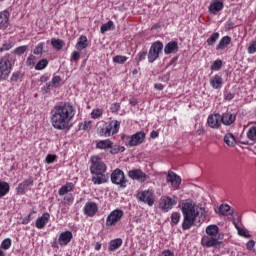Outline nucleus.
Segmentation results:
<instances>
[{"instance_id": "nucleus-17", "label": "nucleus", "mask_w": 256, "mask_h": 256, "mask_svg": "<svg viewBox=\"0 0 256 256\" xmlns=\"http://www.w3.org/2000/svg\"><path fill=\"white\" fill-rule=\"evenodd\" d=\"M166 181L167 183H171L173 189H179L181 185V176L175 174L173 171H169Z\"/></svg>"}, {"instance_id": "nucleus-3", "label": "nucleus", "mask_w": 256, "mask_h": 256, "mask_svg": "<svg viewBox=\"0 0 256 256\" xmlns=\"http://www.w3.org/2000/svg\"><path fill=\"white\" fill-rule=\"evenodd\" d=\"M122 139L126 145V147H137V145H141L145 143V132L140 131L136 132L131 136H122Z\"/></svg>"}, {"instance_id": "nucleus-6", "label": "nucleus", "mask_w": 256, "mask_h": 256, "mask_svg": "<svg viewBox=\"0 0 256 256\" xmlns=\"http://www.w3.org/2000/svg\"><path fill=\"white\" fill-rule=\"evenodd\" d=\"M90 166V173L92 174H105L107 171V165L103 163V160L99 156H92Z\"/></svg>"}, {"instance_id": "nucleus-40", "label": "nucleus", "mask_w": 256, "mask_h": 256, "mask_svg": "<svg viewBox=\"0 0 256 256\" xmlns=\"http://www.w3.org/2000/svg\"><path fill=\"white\" fill-rule=\"evenodd\" d=\"M111 155H117V153H123L125 151V146L113 145L110 147Z\"/></svg>"}, {"instance_id": "nucleus-45", "label": "nucleus", "mask_w": 256, "mask_h": 256, "mask_svg": "<svg viewBox=\"0 0 256 256\" xmlns=\"http://www.w3.org/2000/svg\"><path fill=\"white\" fill-rule=\"evenodd\" d=\"M12 241L11 238H6L1 243V248L7 251L8 249H11Z\"/></svg>"}, {"instance_id": "nucleus-15", "label": "nucleus", "mask_w": 256, "mask_h": 256, "mask_svg": "<svg viewBox=\"0 0 256 256\" xmlns=\"http://www.w3.org/2000/svg\"><path fill=\"white\" fill-rule=\"evenodd\" d=\"M29 187H33V178L31 177L18 184L16 188L17 195H25L29 191Z\"/></svg>"}, {"instance_id": "nucleus-24", "label": "nucleus", "mask_w": 256, "mask_h": 256, "mask_svg": "<svg viewBox=\"0 0 256 256\" xmlns=\"http://www.w3.org/2000/svg\"><path fill=\"white\" fill-rule=\"evenodd\" d=\"M109 124L104 123L97 128V134L100 137H111V130H109Z\"/></svg>"}, {"instance_id": "nucleus-49", "label": "nucleus", "mask_w": 256, "mask_h": 256, "mask_svg": "<svg viewBox=\"0 0 256 256\" xmlns=\"http://www.w3.org/2000/svg\"><path fill=\"white\" fill-rule=\"evenodd\" d=\"M247 53L249 55H254L256 53V40L252 41L247 48Z\"/></svg>"}, {"instance_id": "nucleus-33", "label": "nucleus", "mask_w": 256, "mask_h": 256, "mask_svg": "<svg viewBox=\"0 0 256 256\" xmlns=\"http://www.w3.org/2000/svg\"><path fill=\"white\" fill-rule=\"evenodd\" d=\"M206 235L211 237H219V226L212 224L206 227Z\"/></svg>"}, {"instance_id": "nucleus-48", "label": "nucleus", "mask_w": 256, "mask_h": 256, "mask_svg": "<svg viewBox=\"0 0 256 256\" xmlns=\"http://www.w3.org/2000/svg\"><path fill=\"white\" fill-rule=\"evenodd\" d=\"M57 161V155L55 154H48L45 158V163L51 165V163H55Z\"/></svg>"}, {"instance_id": "nucleus-50", "label": "nucleus", "mask_w": 256, "mask_h": 256, "mask_svg": "<svg viewBox=\"0 0 256 256\" xmlns=\"http://www.w3.org/2000/svg\"><path fill=\"white\" fill-rule=\"evenodd\" d=\"M43 47H45V43H39L34 49V55H43Z\"/></svg>"}, {"instance_id": "nucleus-64", "label": "nucleus", "mask_w": 256, "mask_h": 256, "mask_svg": "<svg viewBox=\"0 0 256 256\" xmlns=\"http://www.w3.org/2000/svg\"><path fill=\"white\" fill-rule=\"evenodd\" d=\"M74 200H75V198L71 194L65 196V198H64L65 203H73Z\"/></svg>"}, {"instance_id": "nucleus-7", "label": "nucleus", "mask_w": 256, "mask_h": 256, "mask_svg": "<svg viewBox=\"0 0 256 256\" xmlns=\"http://www.w3.org/2000/svg\"><path fill=\"white\" fill-rule=\"evenodd\" d=\"M177 205V197L176 196H163L160 198L159 209L164 213H169L173 207Z\"/></svg>"}, {"instance_id": "nucleus-13", "label": "nucleus", "mask_w": 256, "mask_h": 256, "mask_svg": "<svg viewBox=\"0 0 256 256\" xmlns=\"http://www.w3.org/2000/svg\"><path fill=\"white\" fill-rule=\"evenodd\" d=\"M224 7H225L224 0H212L208 7V11L212 15H217L219 11H223Z\"/></svg>"}, {"instance_id": "nucleus-43", "label": "nucleus", "mask_w": 256, "mask_h": 256, "mask_svg": "<svg viewBox=\"0 0 256 256\" xmlns=\"http://www.w3.org/2000/svg\"><path fill=\"white\" fill-rule=\"evenodd\" d=\"M127 59V56L116 55L115 57H113V63H117L118 65H124Z\"/></svg>"}, {"instance_id": "nucleus-4", "label": "nucleus", "mask_w": 256, "mask_h": 256, "mask_svg": "<svg viewBox=\"0 0 256 256\" xmlns=\"http://www.w3.org/2000/svg\"><path fill=\"white\" fill-rule=\"evenodd\" d=\"M13 71V64L9 56H4L0 59V81H7L9 75Z\"/></svg>"}, {"instance_id": "nucleus-36", "label": "nucleus", "mask_w": 256, "mask_h": 256, "mask_svg": "<svg viewBox=\"0 0 256 256\" xmlns=\"http://www.w3.org/2000/svg\"><path fill=\"white\" fill-rule=\"evenodd\" d=\"M224 143H226V145H228V147H234L236 141H235V136H233L232 133H227L224 136Z\"/></svg>"}, {"instance_id": "nucleus-57", "label": "nucleus", "mask_w": 256, "mask_h": 256, "mask_svg": "<svg viewBox=\"0 0 256 256\" xmlns=\"http://www.w3.org/2000/svg\"><path fill=\"white\" fill-rule=\"evenodd\" d=\"M120 109H121V104H119V103H114L110 107V110L112 113H117V112H119Z\"/></svg>"}, {"instance_id": "nucleus-60", "label": "nucleus", "mask_w": 256, "mask_h": 256, "mask_svg": "<svg viewBox=\"0 0 256 256\" xmlns=\"http://www.w3.org/2000/svg\"><path fill=\"white\" fill-rule=\"evenodd\" d=\"M89 129H91V121H85L82 124V130L83 131H89Z\"/></svg>"}, {"instance_id": "nucleus-18", "label": "nucleus", "mask_w": 256, "mask_h": 256, "mask_svg": "<svg viewBox=\"0 0 256 256\" xmlns=\"http://www.w3.org/2000/svg\"><path fill=\"white\" fill-rule=\"evenodd\" d=\"M72 239H73V232L69 230L64 231L59 235L58 244H60L61 247H65L71 243Z\"/></svg>"}, {"instance_id": "nucleus-16", "label": "nucleus", "mask_w": 256, "mask_h": 256, "mask_svg": "<svg viewBox=\"0 0 256 256\" xmlns=\"http://www.w3.org/2000/svg\"><path fill=\"white\" fill-rule=\"evenodd\" d=\"M235 121H237V115L230 111H227L221 115V123L226 127L233 125Z\"/></svg>"}, {"instance_id": "nucleus-42", "label": "nucleus", "mask_w": 256, "mask_h": 256, "mask_svg": "<svg viewBox=\"0 0 256 256\" xmlns=\"http://www.w3.org/2000/svg\"><path fill=\"white\" fill-rule=\"evenodd\" d=\"M148 55H149V52H147V50H142L141 52H139L136 56L137 63H141V61H145Z\"/></svg>"}, {"instance_id": "nucleus-9", "label": "nucleus", "mask_w": 256, "mask_h": 256, "mask_svg": "<svg viewBox=\"0 0 256 256\" xmlns=\"http://www.w3.org/2000/svg\"><path fill=\"white\" fill-rule=\"evenodd\" d=\"M137 199L142 203H147L149 207H153L155 203V192L151 189L144 190L137 194Z\"/></svg>"}, {"instance_id": "nucleus-55", "label": "nucleus", "mask_w": 256, "mask_h": 256, "mask_svg": "<svg viewBox=\"0 0 256 256\" xmlns=\"http://www.w3.org/2000/svg\"><path fill=\"white\" fill-rule=\"evenodd\" d=\"M35 59L36 57L34 55H30L26 61V65L28 67H33L35 65Z\"/></svg>"}, {"instance_id": "nucleus-29", "label": "nucleus", "mask_w": 256, "mask_h": 256, "mask_svg": "<svg viewBox=\"0 0 256 256\" xmlns=\"http://www.w3.org/2000/svg\"><path fill=\"white\" fill-rule=\"evenodd\" d=\"M111 135H117L121 129V122L119 120H111L108 124Z\"/></svg>"}, {"instance_id": "nucleus-51", "label": "nucleus", "mask_w": 256, "mask_h": 256, "mask_svg": "<svg viewBox=\"0 0 256 256\" xmlns=\"http://www.w3.org/2000/svg\"><path fill=\"white\" fill-rule=\"evenodd\" d=\"M238 234H240L242 237H246V239H250L251 234H249V230H246L245 228H238Z\"/></svg>"}, {"instance_id": "nucleus-28", "label": "nucleus", "mask_w": 256, "mask_h": 256, "mask_svg": "<svg viewBox=\"0 0 256 256\" xmlns=\"http://www.w3.org/2000/svg\"><path fill=\"white\" fill-rule=\"evenodd\" d=\"M210 85L213 89H221L223 87V78L219 75H215L210 79Z\"/></svg>"}, {"instance_id": "nucleus-39", "label": "nucleus", "mask_w": 256, "mask_h": 256, "mask_svg": "<svg viewBox=\"0 0 256 256\" xmlns=\"http://www.w3.org/2000/svg\"><path fill=\"white\" fill-rule=\"evenodd\" d=\"M246 135L250 141H256V126L250 127Z\"/></svg>"}, {"instance_id": "nucleus-11", "label": "nucleus", "mask_w": 256, "mask_h": 256, "mask_svg": "<svg viewBox=\"0 0 256 256\" xmlns=\"http://www.w3.org/2000/svg\"><path fill=\"white\" fill-rule=\"evenodd\" d=\"M128 177L134 181H139V183H145L149 179V176L143 172L141 169H134L128 172Z\"/></svg>"}, {"instance_id": "nucleus-22", "label": "nucleus", "mask_w": 256, "mask_h": 256, "mask_svg": "<svg viewBox=\"0 0 256 256\" xmlns=\"http://www.w3.org/2000/svg\"><path fill=\"white\" fill-rule=\"evenodd\" d=\"M9 17L10 14L8 11L0 12V31H5L9 27Z\"/></svg>"}, {"instance_id": "nucleus-41", "label": "nucleus", "mask_w": 256, "mask_h": 256, "mask_svg": "<svg viewBox=\"0 0 256 256\" xmlns=\"http://www.w3.org/2000/svg\"><path fill=\"white\" fill-rule=\"evenodd\" d=\"M47 65H49V61L47 59H42L36 64L35 69L36 71H43Z\"/></svg>"}, {"instance_id": "nucleus-59", "label": "nucleus", "mask_w": 256, "mask_h": 256, "mask_svg": "<svg viewBox=\"0 0 256 256\" xmlns=\"http://www.w3.org/2000/svg\"><path fill=\"white\" fill-rule=\"evenodd\" d=\"M78 59H81V53L77 51L72 52L70 61H77Z\"/></svg>"}, {"instance_id": "nucleus-25", "label": "nucleus", "mask_w": 256, "mask_h": 256, "mask_svg": "<svg viewBox=\"0 0 256 256\" xmlns=\"http://www.w3.org/2000/svg\"><path fill=\"white\" fill-rule=\"evenodd\" d=\"M111 147H113V141L110 139L96 141V149L107 151V149H111Z\"/></svg>"}, {"instance_id": "nucleus-8", "label": "nucleus", "mask_w": 256, "mask_h": 256, "mask_svg": "<svg viewBox=\"0 0 256 256\" xmlns=\"http://www.w3.org/2000/svg\"><path fill=\"white\" fill-rule=\"evenodd\" d=\"M112 183L114 185H120L121 189H125L127 187V179L125 178V172L121 169H115L110 177Z\"/></svg>"}, {"instance_id": "nucleus-20", "label": "nucleus", "mask_w": 256, "mask_h": 256, "mask_svg": "<svg viewBox=\"0 0 256 256\" xmlns=\"http://www.w3.org/2000/svg\"><path fill=\"white\" fill-rule=\"evenodd\" d=\"M51 219V215L49 213H44L41 217L36 219L35 227L37 229H44L45 225L49 223V220Z\"/></svg>"}, {"instance_id": "nucleus-62", "label": "nucleus", "mask_w": 256, "mask_h": 256, "mask_svg": "<svg viewBox=\"0 0 256 256\" xmlns=\"http://www.w3.org/2000/svg\"><path fill=\"white\" fill-rule=\"evenodd\" d=\"M12 47H13V45H11L10 43H6V44H3V46L0 48V51L1 52L9 51Z\"/></svg>"}, {"instance_id": "nucleus-27", "label": "nucleus", "mask_w": 256, "mask_h": 256, "mask_svg": "<svg viewBox=\"0 0 256 256\" xmlns=\"http://www.w3.org/2000/svg\"><path fill=\"white\" fill-rule=\"evenodd\" d=\"M216 213H219V215H235V211L231 210V206L228 204H221L218 208V211L216 210Z\"/></svg>"}, {"instance_id": "nucleus-52", "label": "nucleus", "mask_w": 256, "mask_h": 256, "mask_svg": "<svg viewBox=\"0 0 256 256\" xmlns=\"http://www.w3.org/2000/svg\"><path fill=\"white\" fill-rule=\"evenodd\" d=\"M21 79V72H14L10 78L11 83H17Z\"/></svg>"}, {"instance_id": "nucleus-47", "label": "nucleus", "mask_w": 256, "mask_h": 256, "mask_svg": "<svg viewBox=\"0 0 256 256\" xmlns=\"http://www.w3.org/2000/svg\"><path fill=\"white\" fill-rule=\"evenodd\" d=\"M221 67H223V61H221L219 59L214 61L213 64L211 65L212 71H219V69H221Z\"/></svg>"}, {"instance_id": "nucleus-32", "label": "nucleus", "mask_w": 256, "mask_h": 256, "mask_svg": "<svg viewBox=\"0 0 256 256\" xmlns=\"http://www.w3.org/2000/svg\"><path fill=\"white\" fill-rule=\"evenodd\" d=\"M72 189H75V184H73V182H68L59 189L58 194L61 197H63V195H67V193H71Z\"/></svg>"}, {"instance_id": "nucleus-19", "label": "nucleus", "mask_w": 256, "mask_h": 256, "mask_svg": "<svg viewBox=\"0 0 256 256\" xmlns=\"http://www.w3.org/2000/svg\"><path fill=\"white\" fill-rule=\"evenodd\" d=\"M97 211H99V207L95 202H87L84 206V215L88 217H95Z\"/></svg>"}, {"instance_id": "nucleus-1", "label": "nucleus", "mask_w": 256, "mask_h": 256, "mask_svg": "<svg viewBox=\"0 0 256 256\" xmlns=\"http://www.w3.org/2000/svg\"><path fill=\"white\" fill-rule=\"evenodd\" d=\"M77 109L71 102H58L50 111L51 125L57 131H69Z\"/></svg>"}, {"instance_id": "nucleus-46", "label": "nucleus", "mask_w": 256, "mask_h": 256, "mask_svg": "<svg viewBox=\"0 0 256 256\" xmlns=\"http://www.w3.org/2000/svg\"><path fill=\"white\" fill-rule=\"evenodd\" d=\"M29 49L28 46H19L17 48H15V50L13 51V53L15 55H23L27 50Z\"/></svg>"}, {"instance_id": "nucleus-53", "label": "nucleus", "mask_w": 256, "mask_h": 256, "mask_svg": "<svg viewBox=\"0 0 256 256\" xmlns=\"http://www.w3.org/2000/svg\"><path fill=\"white\" fill-rule=\"evenodd\" d=\"M103 115V111L101 109L93 110L91 113L92 119H99Z\"/></svg>"}, {"instance_id": "nucleus-2", "label": "nucleus", "mask_w": 256, "mask_h": 256, "mask_svg": "<svg viewBox=\"0 0 256 256\" xmlns=\"http://www.w3.org/2000/svg\"><path fill=\"white\" fill-rule=\"evenodd\" d=\"M179 208L183 215L182 229L183 231H189L195 225L197 217H199V208L189 199L180 202Z\"/></svg>"}, {"instance_id": "nucleus-5", "label": "nucleus", "mask_w": 256, "mask_h": 256, "mask_svg": "<svg viewBox=\"0 0 256 256\" xmlns=\"http://www.w3.org/2000/svg\"><path fill=\"white\" fill-rule=\"evenodd\" d=\"M163 53V42L155 41L151 44L150 49L148 51V62L155 63L158 60L159 55Z\"/></svg>"}, {"instance_id": "nucleus-23", "label": "nucleus", "mask_w": 256, "mask_h": 256, "mask_svg": "<svg viewBox=\"0 0 256 256\" xmlns=\"http://www.w3.org/2000/svg\"><path fill=\"white\" fill-rule=\"evenodd\" d=\"M229 45H231V36H223L216 46V51H225V48Z\"/></svg>"}, {"instance_id": "nucleus-14", "label": "nucleus", "mask_w": 256, "mask_h": 256, "mask_svg": "<svg viewBox=\"0 0 256 256\" xmlns=\"http://www.w3.org/2000/svg\"><path fill=\"white\" fill-rule=\"evenodd\" d=\"M207 123L211 129H220L221 123H223L221 122V114L215 113V114L209 115Z\"/></svg>"}, {"instance_id": "nucleus-38", "label": "nucleus", "mask_w": 256, "mask_h": 256, "mask_svg": "<svg viewBox=\"0 0 256 256\" xmlns=\"http://www.w3.org/2000/svg\"><path fill=\"white\" fill-rule=\"evenodd\" d=\"M115 27V24L113 23L112 20H109L107 23L103 24L100 28V32L107 33V31H111Z\"/></svg>"}, {"instance_id": "nucleus-37", "label": "nucleus", "mask_w": 256, "mask_h": 256, "mask_svg": "<svg viewBox=\"0 0 256 256\" xmlns=\"http://www.w3.org/2000/svg\"><path fill=\"white\" fill-rule=\"evenodd\" d=\"M219 40V32H214L206 41L209 47H213L215 43Z\"/></svg>"}, {"instance_id": "nucleus-34", "label": "nucleus", "mask_w": 256, "mask_h": 256, "mask_svg": "<svg viewBox=\"0 0 256 256\" xmlns=\"http://www.w3.org/2000/svg\"><path fill=\"white\" fill-rule=\"evenodd\" d=\"M123 245V239L116 238L109 242V251H117Z\"/></svg>"}, {"instance_id": "nucleus-54", "label": "nucleus", "mask_w": 256, "mask_h": 256, "mask_svg": "<svg viewBox=\"0 0 256 256\" xmlns=\"http://www.w3.org/2000/svg\"><path fill=\"white\" fill-rule=\"evenodd\" d=\"M53 87L55 86L53 85L52 82L46 83V85L42 88V91L44 94H47L49 93V91H51V89H53Z\"/></svg>"}, {"instance_id": "nucleus-26", "label": "nucleus", "mask_w": 256, "mask_h": 256, "mask_svg": "<svg viewBox=\"0 0 256 256\" xmlns=\"http://www.w3.org/2000/svg\"><path fill=\"white\" fill-rule=\"evenodd\" d=\"M89 46V40H87V36L82 35L79 37L78 42L75 45V49L77 51H83V49H87Z\"/></svg>"}, {"instance_id": "nucleus-35", "label": "nucleus", "mask_w": 256, "mask_h": 256, "mask_svg": "<svg viewBox=\"0 0 256 256\" xmlns=\"http://www.w3.org/2000/svg\"><path fill=\"white\" fill-rule=\"evenodd\" d=\"M51 45L53 49H56V51H61V49L65 47V41L57 38H52Z\"/></svg>"}, {"instance_id": "nucleus-30", "label": "nucleus", "mask_w": 256, "mask_h": 256, "mask_svg": "<svg viewBox=\"0 0 256 256\" xmlns=\"http://www.w3.org/2000/svg\"><path fill=\"white\" fill-rule=\"evenodd\" d=\"M9 191H11V186L9 182L0 181V199H3L6 195H9Z\"/></svg>"}, {"instance_id": "nucleus-31", "label": "nucleus", "mask_w": 256, "mask_h": 256, "mask_svg": "<svg viewBox=\"0 0 256 256\" xmlns=\"http://www.w3.org/2000/svg\"><path fill=\"white\" fill-rule=\"evenodd\" d=\"M92 183L94 185H103V183H107V175L105 174H93Z\"/></svg>"}, {"instance_id": "nucleus-44", "label": "nucleus", "mask_w": 256, "mask_h": 256, "mask_svg": "<svg viewBox=\"0 0 256 256\" xmlns=\"http://www.w3.org/2000/svg\"><path fill=\"white\" fill-rule=\"evenodd\" d=\"M181 221V213L173 212L171 215V225H177Z\"/></svg>"}, {"instance_id": "nucleus-56", "label": "nucleus", "mask_w": 256, "mask_h": 256, "mask_svg": "<svg viewBox=\"0 0 256 256\" xmlns=\"http://www.w3.org/2000/svg\"><path fill=\"white\" fill-rule=\"evenodd\" d=\"M233 27H235V22H232L231 20H228L224 25L225 31H231Z\"/></svg>"}, {"instance_id": "nucleus-58", "label": "nucleus", "mask_w": 256, "mask_h": 256, "mask_svg": "<svg viewBox=\"0 0 256 256\" xmlns=\"http://www.w3.org/2000/svg\"><path fill=\"white\" fill-rule=\"evenodd\" d=\"M61 81H62L61 76H54L51 80V83L54 87H57V85H59Z\"/></svg>"}, {"instance_id": "nucleus-21", "label": "nucleus", "mask_w": 256, "mask_h": 256, "mask_svg": "<svg viewBox=\"0 0 256 256\" xmlns=\"http://www.w3.org/2000/svg\"><path fill=\"white\" fill-rule=\"evenodd\" d=\"M179 51V44L177 41H170L164 47L165 55L175 54Z\"/></svg>"}, {"instance_id": "nucleus-61", "label": "nucleus", "mask_w": 256, "mask_h": 256, "mask_svg": "<svg viewBox=\"0 0 256 256\" xmlns=\"http://www.w3.org/2000/svg\"><path fill=\"white\" fill-rule=\"evenodd\" d=\"M31 219V214H28L22 219V225H29V223H31Z\"/></svg>"}, {"instance_id": "nucleus-10", "label": "nucleus", "mask_w": 256, "mask_h": 256, "mask_svg": "<svg viewBox=\"0 0 256 256\" xmlns=\"http://www.w3.org/2000/svg\"><path fill=\"white\" fill-rule=\"evenodd\" d=\"M123 215L125 213L121 209H115L113 210L106 219V226L107 227H113L119 223L120 219H123Z\"/></svg>"}, {"instance_id": "nucleus-63", "label": "nucleus", "mask_w": 256, "mask_h": 256, "mask_svg": "<svg viewBox=\"0 0 256 256\" xmlns=\"http://www.w3.org/2000/svg\"><path fill=\"white\" fill-rule=\"evenodd\" d=\"M246 247L249 251H251L253 249V247H255V241L254 240H249L246 244Z\"/></svg>"}, {"instance_id": "nucleus-12", "label": "nucleus", "mask_w": 256, "mask_h": 256, "mask_svg": "<svg viewBox=\"0 0 256 256\" xmlns=\"http://www.w3.org/2000/svg\"><path fill=\"white\" fill-rule=\"evenodd\" d=\"M219 239H221V237L219 236H209V235H205L202 240L201 243L203 245V247H219V245H221V242L219 241Z\"/></svg>"}]
</instances>
